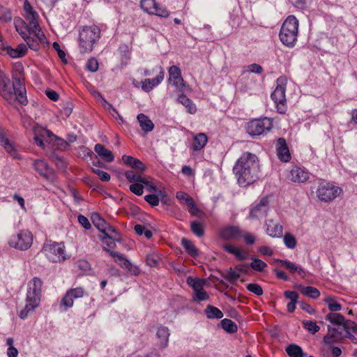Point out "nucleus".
I'll use <instances>...</instances> for the list:
<instances>
[{
  "label": "nucleus",
  "mask_w": 357,
  "mask_h": 357,
  "mask_svg": "<svg viewBox=\"0 0 357 357\" xmlns=\"http://www.w3.org/2000/svg\"><path fill=\"white\" fill-rule=\"evenodd\" d=\"M137 119L143 131L147 133L153 130L154 124L146 115L142 113L139 114L137 115Z\"/></svg>",
  "instance_id": "nucleus-32"
},
{
  "label": "nucleus",
  "mask_w": 357,
  "mask_h": 357,
  "mask_svg": "<svg viewBox=\"0 0 357 357\" xmlns=\"http://www.w3.org/2000/svg\"><path fill=\"white\" fill-rule=\"evenodd\" d=\"M177 100L186 108L188 112L190 114H193L197 112L195 105L185 94H181L179 96Z\"/></svg>",
  "instance_id": "nucleus-35"
},
{
  "label": "nucleus",
  "mask_w": 357,
  "mask_h": 357,
  "mask_svg": "<svg viewBox=\"0 0 357 357\" xmlns=\"http://www.w3.org/2000/svg\"><path fill=\"white\" fill-rule=\"evenodd\" d=\"M275 261L280 264L281 266L287 269L291 273L296 272L298 268V266H297L295 264L289 260L275 259Z\"/></svg>",
  "instance_id": "nucleus-47"
},
{
  "label": "nucleus",
  "mask_w": 357,
  "mask_h": 357,
  "mask_svg": "<svg viewBox=\"0 0 357 357\" xmlns=\"http://www.w3.org/2000/svg\"><path fill=\"white\" fill-rule=\"evenodd\" d=\"M342 189L331 183L321 181L319 183L316 194L319 200L330 202L337 197L342 192Z\"/></svg>",
  "instance_id": "nucleus-9"
},
{
  "label": "nucleus",
  "mask_w": 357,
  "mask_h": 357,
  "mask_svg": "<svg viewBox=\"0 0 357 357\" xmlns=\"http://www.w3.org/2000/svg\"><path fill=\"white\" fill-rule=\"evenodd\" d=\"M181 245L185 248V251L192 257H197L199 255V251L195 245L190 240L183 238L181 239Z\"/></svg>",
  "instance_id": "nucleus-39"
},
{
  "label": "nucleus",
  "mask_w": 357,
  "mask_h": 357,
  "mask_svg": "<svg viewBox=\"0 0 357 357\" xmlns=\"http://www.w3.org/2000/svg\"><path fill=\"white\" fill-rule=\"evenodd\" d=\"M248 71L250 73H254L258 75H260L263 72V68L257 64V63H252L248 66Z\"/></svg>",
  "instance_id": "nucleus-64"
},
{
  "label": "nucleus",
  "mask_w": 357,
  "mask_h": 357,
  "mask_svg": "<svg viewBox=\"0 0 357 357\" xmlns=\"http://www.w3.org/2000/svg\"><path fill=\"white\" fill-rule=\"evenodd\" d=\"M33 243V234L28 230H21L17 234L13 235L9 241L10 247L19 250H26Z\"/></svg>",
  "instance_id": "nucleus-10"
},
{
  "label": "nucleus",
  "mask_w": 357,
  "mask_h": 357,
  "mask_svg": "<svg viewBox=\"0 0 357 357\" xmlns=\"http://www.w3.org/2000/svg\"><path fill=\"white\" fill-rule=\"evenodd\" d=\"M284 243L289 249H294L296 246V239L290 233H286L283 238Z\"/></svg>",
  "instance_id": "nucleus-51"
},
{
  "label": "nucleus",
  "mask_w": 357,
  "mask_h": 357,
  "mask_svg": "<svg viewBox=\"0 0 357 357\" xmlns=\"http://www.w3.org/2000/svg\"><path fill=\"white\" fill-rule=\"evenodd\" d=\"M130 190L136 195L140 196L144 192V185L142 183H133L130 185Z\"/></svg>",
  "instance_id": "nucleus-54"
},
{
  "label": "nucleus",
  "mask_w": 357,
  "mask_h": 357,
  "mask_svg": "<svg viewBox=\"0 0 357 357\" xmlns=\"http://www.w3.org/2000/svg\"><path fill=\"white\" fill-rule=\"evenodd\" d=\"M52 47L54 50L56 51L59 57L62 60L63 62L66 63L67 60L66 59V53L61 49L59 44L57 42H54Z\"/></svg>",
  "instance_id": "nucleus-60"
},
{
  "label": "nucleus",
  "mask_w": 357,
  "mask_h": 357,
  "mask_svg": "<svg viewBox=\"0 0 357 357\" xmlns=\"http://www.w3.org/2000/svg\"><path fill=\"white\" fill-rule=\"evenodd\" d=\"M276 152L277 155L280 160L284 162H287L291 159V155L287 146L286 139L283 137H280L276 142Z\"/></svg>",
  "instance_id": "nucleus-21"
},
{
  "label": "nucleus",
  "mask_w": 357,
  "mask_h": 357,
  "mask_svg": "<svg viewBox=\"0 0 357 357\" xmlns=\"http://www.w3.org/2000/svg\"><path fill=\"white\" fill-rule=\"evenodd\" d=\"M285 351L290 357H304L305 356L302 348L295 344H291L287 346Z\"/></svg>",
  "instance_id": "nucleus-41"
},
{
  "label": "nucleus",
  "mask_w": 357,
  "mask_h": 357,
  "mask_svg": "<svg viewBox=\"0 0 357 357\" xmlns=\"http://www.w3.org/2000/svg\"><path fill=\"white\" fill-rule=\"evenodd\" d=\"M350 330L357 331V324L351 320H347L345 323L340 326H328V333L324 337L323 341L326 344H333L335 342H340L344 339L345 333H347V331H350Z\"/></svg>",
  "instance_id": "nucleus-6"
},
{
  "label": "nucleus",
  "mask_w": 357,
  "mask_h": 357,
  "mask_svg": "<svg viewBox=\"0 0 357 357\" xmlns=\"http://www.w3.org/2000/svg\"><path fill=\"white\" fill-rule=\"evenodd\" d=\"M289 178L293 182L304 183L309 178V173L300 167H295L291 172Z\"/></svg>",
  "instance_id": "nucleus-27"
},
{
  "label": "nucleus",
  "mask_w": 357,
  "mask_h": 357,
  "mask_svg": "<svg viewBox=\"0 0 357 357\" xmlns=\"http://www.w3.org/2000/svg\"><path fill=\"white\" fill-rule=\"evenodd\" d=\"M326 320L328 321L333 326H340L347 319L340 313L331 312L326 316Z\"/></svg>",
  "instance_id": "nucleus-34"
},
{
  "label": "nucleus",
  "mask_w": 357,
  "mask_h": 357,
  "mask_svg": "<svg viewBox=\"0 0 357 357\" xmlns=\"http://www.w3.org/2000/svg\"><path fill=\"white\" fill-rule=\"evenodd\" d=\"M140 6L144 12L151 15H155L161 17H167L169 15V12L157 3L155 0H142Z\"/></svg>",
  "instance_id": "nucleus-12"
},
{
  "label": "nucleus",
  "mask_w": 357,
  "mask_h": 357,
  "mask_svg": "<svg viewBox=\"0 0 357 357\" xmlns=\"http://www.w3.org/2000/svg\"><path fill=\"white\" fill-rule=\"evenodd\" d=\"M246 288L250 292L256 294L257 296H261L263 294V289L261 287L256 283H250L246 285Z\"/></svg>",
  "instance_id": "nucleus-55"
},
{
  "label": "nucleus",
  "mask_w": 357,
  "mask_h": 357,
  "mask_svg": "<svg viewBox=\"0 0 357 357\" xmlns=\"http://www.w3.org/2000/svg\"><path fill=\"white\" fill-rule=\"evenodd\" d=\"M187 284L191 287L194 291V294L204 288L206 280L198 278L188 277L186 280Z\"/></svg>",
  "instance_id": "nucleus-36"
},
{
  "label": "nucleus",
  "mask_w": 357,
  "mask_h": 357,
  "mask_svg": "<svg viewBox=\"0 0 357 357\" xmlns=\"http://www.w3.org/2000/svg\"><path fill=\"white\" fill-rule=\"evenodd\" d=\"M276 87L271 93V98L276 105L277 110L280 114H284L287 110L286 105V84L287 79L284 77H280L276 81Z\"/></svg>",
  "instance_id": "nucleus-7"
},
{
  "label": "nucleus",
  "mask_w": 357,
  "mask_h": 357,
  "mask_svg": "<svg viewBox=\"0 0 357 357\" xmlns=\"http://www.w3.org/2000/svg\"><path fill=\"white\" fill-rule=\"evenodd\" d=\"M224 250L233 255L236 259L239 261H243L247 259L248 253L241 251L240 249L235 248L234 246L229 244H225L222 245Z\"/></svg>",
  "instance_id": "nucleus-33"
},
{
  "label": "nucleus",
  "mask_w": 357,
  "mask_h": 357,
  "mask_svg": "<svg viewBox=\"0 0 357 357\" xmlns=\"http://www.w3.org/2000/svg\"><path fill=\"white\" fill-rule=\"evenodd\" d=\"M273 127V121L271 119H253L246 125V131L252 137H255L269 132Z\"/></svg>",
  "instance_id": "nucleus-8"
},
{
  "label": "nucleus",
  "mask_w": 357,
  "mask_h": 357,
  "mask_svg": "<svg viewBox=\"0 0 357 357\" xmlns=\"http://www.w3.org/2000/svg\"><path fill=\"white\" fill-rule=\"evenodd\" d=\"M302 324L303 327L312 334H315L320 330V327L315 321L303 320Z\"/></svg>",
  "instance_id": "nucleus-50"
},
{
  "label": "nucleus",
  "mask_w": 357,
  "mask_h": 357,
  "mask_svg": "<svg viewBox=\"0 0 357 357\" xmlns=\"http://www.w3.org/2000/svg\"><path fill=\"white\" fill-rule=\"evenodd\" d=\"M54 134L49 130L42 128L40 130L39 133H36L34 137V140L36 144L43 148L45 142H51V137H53Z\"/></svg>",
  "instance_id": "nucleus-28"
},
{
  "label": "nucleus",
  "mask_w": 357,
  "mask_h": 357,
  "mask_svg": "<svg viewBox=\"0 0 357 357\" xmlns=\"http://www.w3.org/2000/svg\"><path fill=\"white\" fill-rule=\"evenodd\" d=\"M6 53L12 58H20L25 55L27 51L26 45L20 44L15 48L10 46L5 47Z\"/></svg>",
  "instance_id": "nucleus-30"
},
{
  "label": "nucleus",
  "mask_w": 357,
  "mask_h": 357,
  "mask_svg": "<svg viewBox=\"0 0 357 357\" xmlns=\"http://www.w3.org/2000/svg\"><path fill=\"white\" fill-rule=\"evenodd\" d=\"M122 160L126 165L133 169L134 171L144 172L146 169V165L141 160L131 155H123Z\"/></svg>",
  "instance_id": "nucleus-25"
},
{
  "label": "nucleus",
  "mask_w": 357,
  "mask_h": 357,
  "mask_svg": "<svg viewBox=\"0 0 357 357\" xmlns=\"http://www.w3.org/2000/svg\"><path fill=\"white\" fill-rule=\"evenodd\" d=\"M0 146L14 159H22L17 150L14 145L10 142L8 137V131L0 126Z\"/></svg>",
  "instance_id": "nucleus-17"
},
{
  "label": "nucleus",
  "mask_w": 357,
  "mask_h": 357,
  "mask_svg": "<svg viewBox=\"0 0 357 357\" xmlns=\"http://www.w3.org/2000/svg\"><path fill=\"white\" fill-rule=\"evenodd\" d=\"M324 302L328 304V309L332 312H338L342 310V305L337 303L334 298L331 296H327L324 299Z\"/></svg>",
  "instance_id": "nucleus-48"
},
{
  "label": "nucleus",
  "mask_w": 357,
  "mask_h": 357,
  "mask_svg": "<svg viewBox=\"0 0 357 357\" xmlns=\"http://www.w3.org/2000/svg\"><path fill=\"white\" fill-rule=\"evenodd\" d=\"M125 176L130 183L144 182L145 176H142V172L134 170H128L125 172Z\"/></svg>",
  "instance_id": "nucleus-38"
},
{
  "label": "nucleus",
  "mask_w": 357,
  "mask_h": 357,
  "mask_svg": "<svg viewBox=\"0 0 357 357\" xmlns=\"http://www.w3.org/2000/svg\"><path fill=\"white\" fill-rule=\"evenodd\" d=\"M169 335L170 333L167 327L164 326H160L158 327L156 337L158 339L160 347L164 349L167 347Z\"/></svg>",
  "instance_id": "nucleus-26"
},
{
  "label": "nucleus",
  "mask_w": 357,
  "mask_h": 357,
  "mask_svg": "<svg viewBox=\"0 0 357 357\" xmlns=\"http://www.w3.org/2000/svg\"><path fill=\"white\" fill-rule=\"evenodd\" d=\"M225 279L230 281L234 282L240 278L239 273H238L236 271L230 268L225 275Z\"/></svg>",
  "instance_id": "nucleus-61"
},
{
  "label": "nucleus",
  "mask_w": 357,
  "mask_h": 357,
  "mask_svg": "<svg viewBox=\"0 0 357 357\" xmlns=\"http://www.w3.org/2000/svg\"><path fill=\"white\" fill-rule=\"evenodd\" d=\"M208 142V137L204 132H200L193 137L192 149L193 151H199L204 148Z\"/></svg>",
  "instance_id": "nucleus-31"
},
{
  "label": "nucleus",
  "mask_w": 357,
  "mask_h": 357,
  "mask_svg": "<svg viewBox=\"0 0 357 357\" xmlns=\"http://www.w3.org/2000/svg\"><path fill=\"white\" fill-rule=\"evenodd\" d=\"M84 289L81 287L69 289L61 301V305L65 310L73 305L74 299L82 298L84 296Z\"/></svg>",
  "instance_id": "nucleus-19"
},
{
  "label": "nucleus",
  "mask_w": 357,
  "mask_h": 357,
  "mask_svg": "<svg viewBox=\"0 0 357 357\" xmlns=\"http://www.w3.org/2000/svg\"><path fill=\"white\" fill-rule=\"evenodd\" d=\"M160 70L159 74L153 79H145L142 83V89L146 92L151 91L154 87L159 85L165 77V72L161 66H157Z\"/></svg>",
  "instance_id": "nucleus-22"
},
{
  "label": "nucleus",
  "mask_w": 357,
  "mask_h": 357,
  "mask_svg": "<svg viewBox=\"0 0 357 357\" xmlns=\"http://www.w3.org/2000/svg\"><path fill=\"white\" fill-rule=\"evenodd\" d=\"M33 167L41 176L50 182L56 181V174L54 170L51 168L43 160H36L33 162Z\"/></svg>",
  "instance_id": "nucleus-16"
},
{
  "label": "nucleus",
  "mask_w": 357,
  "mask_h": 357,
  "mask_svg": "<svg viewBox=\"0 0 357 357\" xmlns=\"http://www.w3.org/2000/svg\"><path fill=\"white\" fill-rule=\"evenodd\" d=\"M86 68L92 73L96 72L98 70V60L96 58L89 59L86 63Z\"/></svg>",
  "instance_id": "nucleus-58"
},
{
  "label": "nucleus",
  "mask_w": 357,
  "mask_h": 357,
  "mask_svg": "<svg viewBox=\"0 0 357 357\" xmlns=\"http://www.w3.org/2000/svg\"><path fill=\"white\" fill-rule=\"evenodd\" d=\"M92 171L97 174L99 178L102 181H109L111 178L110 175L107 172L100 170L99 168L93 167Z\"/></svg>",
  "instance_id": "nucleus-57"
},
{
  "label": "nucleus",
  "mask_w": 357,
  "mask_h": 357,
  "mask_svg": "<svg viewBox=\"0 0 357 357\" xmlns=\"http://www.w3.org/2000/svg\"><path fill=\"white\" fill-rule=\"evenodd\" d=\"M233 172L241 186L246 187L255 183L258 180L259 173L257 156L250 152L243 153L236 162Z\"/></svg>",
  "instance_id": "nucleus-1"
},
{
  "label": "nucleus",
  "mask_w": 357,
  "mask_h": 357,
  "mask_svg": "<svg viewBox=\"0 0 357 357\" xmlns=\"http://www.w3.org/2000/svg\"><path fill=\"white\" fill-rule=\"evenodd\" d=\"M190 229L192 232L199 238H201L204 235V225L202 222L197 221L191 222Z\"/></svg>",
  "instance_id": "nucleus-44"
},
{
  "label": "nucleus",
  "mask_w": 357,
  "mask_h": 357,
  "mask_svg": "<svg viewBox=\"0 0 357 357\" xmlns=\"http://www.w3.org/2000/svg\"><path fill=\"white\" fill-rule=\"evenodd\" d=\"M42 251L45 253L50 261L57 262L66 259L64 254V245L61 243H46Z\"/></svg>",
  "instance_id": "nucleus-11"
},
{
  "label": "nucleus",
  "mask_w": 357,
  "mask_h": 357,
  "mask_svg": "<svg viewBox=\"0 0 357 357\" xmlns=\"http://www.w3.org/2000/svg\"><path fill=\"white\" fill-rule=\"evenodd\" d=\"M169 81H173V84L178 89H182L185 86V82L181 77V72L178 67L172 66L169 68Z\"/></svg>",
  "instance_id": "nucleus-23"
},
{
  "label": "nucleus",
  "mask_w": 357,
  "mask_h": 357,
  "mask_svg": "<svg viewBox=\"0 0 357 357\" xmlns=\"http://www.w3.org/2000/svg\"><path fill=\"white\" fill-rule=\"evenodd\" d=\"M29 36H24L26 45L31 50L37 51L40 48V43H45L46 38L41 29L29 30Z\"/></svg>",
  "instance_id": "nucleus-15"
},
{
  "label": "nucleus",
  "mask_w": 357,
  "mask_h": 357,
  "mask_svg": "<svg viewBox=\"0 0 357 357\" xmlns=\"http://www.w3.org/2000/svg\"><path fill=\"white\" fill-rule=\"evenodd\" d=\"M241 238H244V241L248 245H252L255 243V236L249 232L241 231Z\"/></svg>",
  "instance_id": "nucleus-59"
},
{
  "label": "nucleus",
  "mask_w": 357,
  "mask_h": 357,
  "mask_svg": "<svg viewBox=\"0 0 357 357\" xmlns=\"http://www.w3.org/2000/svg\"><path fill=\"white\" fill-rule=\"evenodd\" d=\"M266 232L272 238H280L283 234L282 225L275 223L273 220L270 219L265 222Z\"/></svg>",
  "instance_id": "nucleus-24"
},
{
  "label": "nucleus",
  "mask_w": 357,
  "mask_h": 357,
  "mask_svg": "<svg viewBox=\"0 0 357 357\" xmlns=\"http://www.w3.org/2000/svg\"><path fill=\"white\" fill-rule=\"evenodd\" d=\"M241 231L238 226H226L220 230L219 235L225 241H231L241 238Z\"/></svg>",
  "instance_id": "nucleus-20"
},
{
  "label": "nucleus",
  "mask_w": 357,
  "mask_h": 357,
  "mask_svg": "<svg viewBox=\"0 0 357 357\" xmlns=\"http://www.w3.org/2000/svg\"><path fill=\"white\" fill-rule=\"evenodd\" d=\"M251 259L252 261L250 264V267L255 271L262 272L267 267L266 262L257 257H252Z\"/></svg>",
  "instance_id": "nucleus-46"
},
{
  "label": "nucleus",
  "mask_w": 357,
  "mask_h": 357,
  "mask_svg": "<svg viewBox=\"0 0 357 357\" xmlns=\"http://www.w3.org/2000/svg\"><path fill=\"white\" fill-rule=\"evenodd\" d=\"M144 200L146 202H148L151 206H156L159 204L160 202L159 196L154 194L146 195L144 197Z\"/></svg>",
  "instance_id": "nucleus-56"
},
{
  "label": "nucleus",
  "mask_w": 357,
  "mask_h": 357,
  "mask_svg": "<svg viewBox=\"0 0 357 357\" xmlns=\"http://www.w3.org/2000/svg\"><path fill=\"white\" fill-rule=\"evenodd\" d=\"M42 285V280L36 277L33 278L32 281L29 283L26 298V303L24 309L19 313L21 319L26 318L29 314L39 305Z\"/></svg>",
  "instance_id": "nucleus-4"
},
{
  "label": "nucleus",
  "mask_w": 357,
  "mask_h": 357,
  "mask_svg": "<svg viewBox=\"0 0 357 357\" xmlns=\"http://www.w3.org/2000/svg\"><path fill=\"white\" fill-rule=\"evenodd\" d=\"M100 29L96 25L84 26L79 31L78 45L80 53L93 51L100 38Z\"/></svg>",
  "instance_id": "nucleus-3"
},
{
  "label": "nucleus",
  "mask_w": 357,
  "mask_h": 357,
  "mask_svg": "<svg viewBox=\"0 0 357 357\" xmlns=\"http://www.w3.org/2000/svg\"><path fill=\"white\" fill-rule=\"evenodd\" d=\"M12 15L9 10L5 8H0V20L4 21H10Z\"/></svg>",
  "instance_id": "nucleus-62"
},
{
  "label": "nucleus",
  "mask_w": 357,
  "mask_h": 357,
  "mask_svg": "<svg viewBox=\"0 0 357 357\" xmlns=\"http://www.w3.org/2000/svg\"><path fill=\"white\" fill-rule=\"evenodd\" d=\"M51 142H54V145L60 150H66L69 146L68 143L66 140L56 136L54 134L53 137H51Z\"/></svg>",
  "instance_id": "nucleus-52"
},
{
  "label": "nucleus",
  "mask_w": 357,
  "mask_h": 357,
  "mask_svg": "<svg viewBox=\"0 0 357 357\" xmlns=\"http://www.w3.org/2000/svg\"><path fill=\"white\" fill-rule=\"evenodd\" d=\"M208 298L209 296L204 288L202 290L195 292L193 296V301L195 302L206 301Z\"/></svg>",
  "instance_id": "nucleus-53"
},
{
  "label": "nucleus",
  "mask_w": 357,
  "mask_h": 357,
  "mask_svg": "<svg viewBox=\"0 0 357 357\" xmlns=\"http://www.w3.org/2000/svg\"><path fill=\"white\" fill-rule=\"evenodd\" d=\"M91 221L93 225L102 232L103 229H105V227L108 224L100 215L97 213H94L91 215Z\"/></svg>",
  "instance_id": "nucleus-43"
},
{
  "label": "nucleus",
  "mask_w": 357,
  "mask_h": 357,
  "mask_svg": "<svg viewBox=\"0 0 357 357\" xmlns=\"http://www.w3.org/2000/svg\"><path fill=\"white\" fill-rule=\"evenodd\" d=\"M23 7L26 14L25 17L28 22V24L25 26V29H27L28 31L41 29L38 22L39 17L38 14L33 10L28 0L24 1Z\"/></svg>",
  "instance_id": "nucleus-14"
},
{
  "label": "nucleus",
  "mask_w": 357,
  "mask_h": 357,
  "mask_svg": "<svg viewBox=\"0 0 357 357\" xmlns=\"http://www.w3.org/2000/svg\"><path fill=\"white\" fill-rule=\"evenodd\" d=\"M109 255L114 259V261L118 263L123 268L126 269L129 273L133 275H138L139 274V269L137 266L133 265L125 256L119 252L112 251L110 249L105 248Z\"/></svg>",
  "instance_id": "nucleus-13"
},
{
  "label": "nucleus",
  "mask_w": 357,
  "mask_h": 357,
  "mask_svg": "<svg viewBox=\"0 0 357 357\" xmlns=\"http://www.w3.org/2000/svg\"><path fill=\"white\" fill-rule=\"evenodd\" d=\"M269 210L268 197H262L259 202L250 209L249 217L251 219H259L266 216Z\"/></svg>",
  "instance_id": "nucleus-18"
},
{
  "label": "nucleus",
  "mask_w": 357,
  "mask_h": 357,
  "mask_svg": "<svg viewBox=\"0 0 357 357\" xmlns=\"http://www.w3.org/2000/svg\"><path fill=\"white\" fill-rule=\"evenodd\" d=\"M298 288L300 289L302 294L313 299L317 298L320 296L319 291L314 287H304L300 284L298 286Z\"/></svg>",
  "instance_id": "nucleus-40"
},
{
  "label": "nucleus",
  "mask_w": 357,
  "mask_h": 357,
  "mask_svg": "<svg viewBox=\"0 0 357 357\" xmlns=\"http://www.w3.org/2000/svg\"><path fill=\"white\" fill-rule=\"evenodd\" d=\"M94 151L105 162H112L114 160L112 152L107 149L103 145L97 144L95 145Z\"/></svg>",
  "instance_id": "nucleus-29"
},
{
  "label": "nucleus",
  "mask_w": 357,
  "mask_h": 357,
  "mask_svg": "<svg viewBox=\"0 0 357 357\" xmlns=\"http://www.w3.org/2000/svg\"><path fill=\"white\" fill-rule=\"evenodd\" d=\"M222 328L229 333H236L238 330L237 325L231 319H224L220 321Z\"/></svg>",
  "instance_id": "nucleus-45"
},
{
  "label": "nucleus",
  "mask_w": 357,
  "mask_h": 357,
  "mask_svg": "<svg viewBox=\"0 0 357 357\" xmlns=\"http://www.w3.org/2000/svg\"><path fill=\"white\" fill-rule=\"evenodd\" d=\"M176 197L181 203L186 204L188 206L192 205V203L195 202L190 196L182 191L177 192Z\"/></svg>",
  "instance_id": "nucleus-49"
},
{
  "label": "nucleus",
  "mask_w": 357,
  "mask_h": 357,
  "mask_svg": "<svg viewBox=\"0 0 357 357\" xmlns=\"http://www.w3.org/2000/svg\"><path fill=\"white\" fill-rule=\"evenodd\" d=\"M298 20L294 15H289L283 22L279 36L281 42L287 47H293L297 40Z\"/></svg>",
  "instance_id": "nucleus-5"
},
{
  "label": "nucleus",
  "mask_w": 357,
  "mask_h": 357,
  "mask_svg": "<svg viewBox=\"0 0 357 357\" xmlns=\"http://www.w3.org/2000/svg\"><path fill=\"white\" fill-rule=\"evenodd\" d=\"M205 314L208 319H222L224 316L222 312L218 307L208 305L204 310Z\"/></svg>",
  "instance_id": "nucleus-37"
},
{
  "label": "nucleus",
  "mask_w": 357,
  "mask_h": 357,
  "mask_svg": "<svg viewBox=\"0 0 357 357\" xmlns=\"http://www.w3.org/2000/svg\"><path fill=\"white\" fill-rule=\"evenodd\" d=\"M13 90L10 87L9 79L3 74L0 73V93L6 100H10L13 96L17 101L23 105H26L28 102L26 98V91L24 84L21 77H17L15 75H13Z\"/></svg>",
  "instance_id": "nucleus-2"
},
{
  "label": "nucleus",
  "mask_w": 357,
  "mask_h": 357,
  "mask_svg": "<svg viewBox=\"0 0 357 357\" xmlns=\"http://www.w3.org/2000/svg\"><path fill=\"white\" fill-rule=\"evenodd\" d=\"M79 223L85 229H89L91 227L88 218L83 215H79L77 217Z\"/></svg>",
  "instance_id": "nucleus-63"
},
{
  "label": "nucleus",
  "mask_w": 357,
  "mask_h": 357,
  "mask_svg": "<svg viewBox=\"0 0 357 357\" xmlns=\"http://www.w3.org/2000/svg\"><path fill=\"white\" fill-rule=\"evenodd\" d=\"M101 233L104 235L103 236H110L111 238L116 239L118 242L121 241V234L109 223L105 227V229H103Z\"/></svg>",
  "instance_id": "nucleus-42"
}]
</instances>
